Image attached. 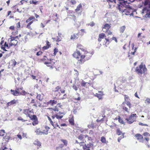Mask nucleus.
<instances>
[{"mask_svg": "<svg viewBox=\"0 0 150 150\" xmlns=\"http://www.w3.org/2000/svg\"><path fill=\"white\" fill-rule=\"evenodd\" d=\"M47 109H49L51 112L52 113L53 115L51 117L53 121H54V122L49 116L47 117V118L50 124L54 127V128H56L57 127H58L59 128H60V127L58 125L57 122H56L55 124H54V123H55L54 122V119L55 117H56L57 119L58 120L62 119L63 117V115H64V114L63 112H59L57 114H55L56 112H58L59 110V108L57 106H55L54 108H47Z\"/></svg>", "mask_w": 150, "mask_h": 150, "instance_id": "obj_1", "label": "nucleus"}, {"mask_svg": "<svg viewBox=\"0 0 150 150\" xmlns=\"http://www.w3.org/2000/svg\"><path fill=\"white\" fill-rule=\"evenodd\" d=\"M23 113L26 115L27 117H29L30 120L33 121L32 124L33 126H35L38 124V119L36 116L35 115H32L33 114L34 112L33 109L31 110L30 109H23Z\"/></svg>", "mask_w": 150, "mask_h": 150, "instance_id": "obj_2", "label": "nucleus"}, {"mask_svg": "<svg viewBox=\"0 0 150 150\" xmlns=\"http://www.w3.org/2000/svg\"><path fill=\"white\" fill-rule=\"evenodd\" d=\"M94 52L92 51H88L86 50L84 52V54L81 56V59L78 60L77 64H81L85 61L90 59Z\"/></svg>", "mask_w": 150, "mask_h": 150, "instance_id": "obj_3", "label": "nucleus"}, {"mask_svg": "<svg viewBox=\"0 0 150 150\" xmlns=\"http://www.w3.org/2000/svg\"><path fill=\"white\" fill-rule=\"evenodd\" d=\"M61 87L59 86H57L55 87V90L54 91V93L58 92V93L56 94V96L59 97V98L61 99H64L66 98L67 97V94L65 93L63 95V97H61V94L64 93L65 92V91L64 89H61Z\"/></svg>", "mask_w": 150, "mask_h": 150, "instance_id": "obj_4", "label": "nucleus"}, {"mask_svg": "<svg viewBox=\"0 0 150 150\" xmlns=\"http://www.w3.org/2000/svg\"><path fill=\"white\" fill-rule=\"evenodd\" d=\"M10 92L11 93L15 96H24L27 94L26 92L23 90V88L22 87L16 88L15 90L11 89Z\"/></svg>", "mask_w": 150, "mask_h": 150, "instance_id": "obj_5", "label": "nucleus"}, {"mask_svg": "<svg viewBox=\"0 0 150 150\" xmlns=\"http://www.w3.org/2000/svg\"><path fill=\"white\" fill-rule=\"evenodd\" d=\"M135 71L138 74L142 75L145 73L147 71V69L145 65L143 64V63H141L139 67H136Z\"/></svg>", "mask_w": 150, "mask_h": 150, "instance_id": "obj_6", "label": "nucleus"}, {"mask_svg": "<svg viewBox=\"0 0 150 150\" xmlns=\"http://www.w3.org/2000/svg\"><path fill=\"white\" fill-rule=\"evenodd\" d=\"M134 137L136 139L140 142L142 143H146L147 144L149 140V138L148 137H143L142 135L140 134H136Z\"/></svg>", "mask_w": 150, "mask_h": 150, "instance_id": "obj_7", "label": "nucleus"}, {"mask_svg": "<svg viewBox=\"0 0 150 150\" xmlns=\"http://www.w3.org/2000/svg\"><path fill=\"white\" fill-rule=\"evenodd\" d=\"M104 38L105 39L106 42L103 45L107 47V45L109 44L110 42V39L109 38V37H108L107 38L106 36L104 33H100L98 35V41L99 42H100L102 41V39Z\"/></svg>", "mask_w": 150, "mask_h": 150, "instance_id": "obj_8", "label": "nucleus"}, {"mask_svg": "<svg viewBox=\"0 0 150 150\" xmlns=\"http://www.w3.org/2000/svg\"><path fill=\"white\" fill-rule=\"evenodd\" d=\"M110 27V25L108 23L105 24L103 27L102 30L103 32L106 33V34L107 36L111 35L112 34V32L109 30Z\"/></svg>", "mask_w": 150, "mask_h": 150, "instance_id": "obj_9", "label": "nucleus"}, {"mask_svg": "<svg viewBox=\"0 0 150 150\" xmlns=\"http://www.w3.org/2000/svg\"><path fill=\"white\" fill-rule=\"evenodd\" d=\"M137 117V116L136 114H131L129 118L125 119V120L127 121V123L129 124H131L134 122L135 120Z\"/></svg>", "mask_w": 150, "mask_h": 150, "instance_id": "obj_10", "label": "nucleus"}, {"mask_svg": "<svg viewBox=\"0 0 150 150\" xmlns=\"http://www.w3.org/2000/svg\"><path fill=\"white\" fill-rule=\"evenodd\" d=\"M125 2H120L119 4L118 5V8L122 12H124L127 8L126 6H127L125 4Z\"/></svg>", "mask_w": 150, "mask_h": 150, "instance_id": "obj_11", "label": "nucleus"}, {"mask_svg": "<svg viewBox=\"0 0 150 150\" xmlns=\"http://www.w3.org/2000/svg\"><path fill=\"white\" fill-rule=\"evenodd\" d=\"M116 133L117 135H121L118 138V141L119 142H120V141L124 137V135L125 134V133H122V132L120 130V128H117L116 130Z\"/></svg>", "mask_w": 150, "mask_h": 150, "instance_id": "obj_12", "label": "nucleus"}, {"mask_svg": "<svg viewBox=\"0 0 150 150\" xmlns=\"http://www.w3.org/2000/svg\"><path fill=\"white\" fill-rule=\"evenodd\" d=\"M35 18L34 16L30 17L28 19L26 20V23H29L26 25V28L30 30H32V28L30 26L31 24L34 21L31 20Z\"/></svg>", "mask_w": 150, "mask_h": 150, "instance_id": "obj_13", "label": "nucleus"}, {"mask_svg": "<svg viewBox=\"0 0 150 150\" xmlns=\"http://www.w3.org/2000/svg\"><path fill=\"white\" fill-rule=\"evenodd\" d=\"M47 66L50 67V69H52L54 68H56V64H55V62L53 59H50L47 62L46 64Z\"/></svg>", "mask_w": 150, "mask_h": 150, "instance_id": "obj_14", "label": "nucleus"}, {"mask_svg": "<svg viewBox=\"0 0 150 150\" xmlns=\"http://www.w3.org/2000/svg\"><path fill=\"white\" fill-rule=\"evenodd\" d=\"M18 103V100H16L15 99H13L10 102H8L6 104V107H8L9 106H14Z\"/></svg>", "mask_w": 150, "mask_h": 150, "instance_id": "obj_15", "label": "nucleus"}, {"mask_svg": "<svg viewBox=\"0 0 150 150\" xmlns=\"http://www.w3.org/2000/svg\"><path fill=\"white\" fill-rule=\"evenodd\" d=\"M72 55L74 58L78 59V60H79V59L80 57V59H81V56H82V55L80 53L79 51L76 50L74 52Z\"/></svg>", "mask_w": 150, "mask_h": 150, "instance_id": "obj_16", "label": "nucleus"}, {"mask_svg": "<svg viewBox=\"0 0 150 150\" xmlns=\"http://www.w3.org/2000/svg\"><path fill=\"white\" fill-rule=\"evenodd\" d=\"M93 143H89L87 144H85L83 146V150H90V148L93 147Z\"/></svg>", "mask_w": 150, "mask_h": 150, "instance_id": "obj_17", "label": "nucleus"}, {"mask_svg": "<svg viewBox=\"0 0 150 150\" xmlns=\"http://www.w3.org/2000/svg\"><path fill=\"white\" fill-rule=\"evenodd\" d=\"M17 37H12L11 38V42L9 44V45L10 46H15L17 45L18 43V41H17V40H15Z\"/></svg>", "mask_w": 150, "mask_h": 150, "instance_id": "obj_18", "label": "nucleus"}, {"mask_svg": "<svg viewBox=\"0 0 150 150\" xmlns=\"http://www.w3.org/2000/svg\"><path fill=\"white\" fill-rule=\"evenodd\" d=\"M57 103V100H49L47 103H44V104H45V106L48 105L49 104H50L51 105H53L54 104H55Z\"/></svg>", "mask_w": 150, "mask_h": 150, "instance_id": "obj_19", "label": "nucleus"}, {"mask_svg": "<svg viewBox=\"0 0 150 150\" xmlns=\"http://www.w3.org/2000/svg\"><path fill=\"white\" fill-rule=\"evenodd\" d=\"M50 128V127L47 126H45L44 127H43L42 129V134H47Z\"/></svg>", "mask_w": 150, "mask_h": 150, "instance_id": "obj_20", "label": "nucleus"}, {"mask_svg": "<svg viewBox=\"0 0 150 150\" xmlns=\"http://www.w3.org/2000/svg\"><path fill=\"white\" fill-rule=\"evenodd\" d=\"M132 8H130L129 7L126 8L124 12L125 14L127 15H131L132 13Z\"/></svg>", "mask_w": 150, "mask_h": 150, "instance_id": "obj_21", "label": "nucleus"}, {"mask_svg": "<svg viewBox=\"0 0 150 150\" xmlns=\"http://www.w3.org/2000/svg\"><path fill=\"white\" fill-rule=\"evenodd\" d=\"M98 93H96L94 96L97 97L99 99H100L102 98L103 96L104 95L103 92L101 91H98Z\"/></svg>", "mask_w": 150, "mask_h": 150, "instance_id": "obj_22", "label": "nucleus"}, {"mask_svg": "<svg viewBox=\"0 0 150 150\" xmlns=\"http://www.w3.org/2000/svg\"><path fill=\"white\" fill-rule=\"evenodd\" d=\"M46 45L42 47V50H47L51 47V44L48 40L46 41Z\"/></svg>", "mask_w": 150, "mask_h": 150, "instance_id": "obj_23", "label": "nucleus"}, {"mask_svg": "<svg viewBox=\"0 0 150 150\" xmlns=\"http://www.w3.org/2000/svg\"><path fill=\"white\" fill-rule=\"evenodd\" d=\"M50 59H48L47 57L45 55L43 56V58L40 59V61L43 62L44 64L46 65L48 62L49 60Z\"/></svg>", "mask_w": 150, "mask_h": 150, "instance_id": "obj_24", "label": "nucleus"}, {"mask_svg": "<svg viewBox=\"0 0 150 150\" xmlns=\"http://www.w3.org/2000/svg\"><path fill=\"white\" fill-rule=\"evenodd\" d=\"M79 33H74L71 35L70 38L71 40L76 39L78 38L79 37Z\"/></svg>", "mask_w": 150, "mask_h": 150, "instance_id": "obj_25", "label": "nucleus"}, {"mask_svg": "<svg viewBox=\"0 0 150 150\" xmlns=\"http://www.w3.org/2000/svg\"><path fill=\"white\" fill-rule=\"evenodd\" d=\"M9 29L12 31V33H15V34H17L18 30L13 25L10 26Z\"/></svg>", "mask_w": 150, "mask_h": 150, "instance_id": "obj_26", "label": "nucleus"}, {"mask_svg": "<svg viewBox=\"0 0 150 150\" xmlns=\"http://www.w3.org/2000/svg\"><path fill=\"white\" fill-rule=\"evenodd\" d=\"M76 47L79 49L81 50L83 52L86 50V48L81 44H78Z\"/></svg>", "mask_w": 150, "mask_h": 150, "instance_id": "obj_27", "label": "nucleus"}, {"mask_svg": "<svg viewBox=\"0 0 150 150\" xmlns=\"http://www.w3.org/2000/svg\"><path fill=\"white\" fill-rule=\"evenodd\" d=\"M40 2V1L37 0H31L30 1V4H32L35 5L39 4Z\"/></svg>", "mask_w": 150, "mask_h": 150, "instance_id": "obj_28", "label": "nucleus"}, {"mask_svg": "<svg viewBox=\"0 0 150 150\" xmlns=\"http://www.w3.org/2000/svg\"><path fill=\"white\" fill-rule=\"evenodd\" d=\"M86 83H88V84L90 85H91L92 84V83L90 82V81H89V82H85L83 80L82 81L81 84L82 86L85 87L86 86Z\"/></svg>", "mask_w": 150, "mask_h": 150, "instance_id": "obj_29", "label": "nucleus"}, {"mask_svg": "<svg viewBox=\"0 0 150 150\" xmlns=\"http://www.w3.org/2000/svg\"><path fill=\"white\" fill-rule=\"evenodd\" d=\"M76 144H79L80 146H81L84 145L85 144H86L85 143L86 142V140L85 141H78L77 140H76Z\"/></svg>", "mask_w": 150, "mask_h": 150, "instance_id": "obj_30", "label": "nucleus"}, {"mask_svg": "<svg viewBox=\"0 0 150 150\" xmlns=\"http://www.w3.org/2000/svg\"><path fill=\"white\" fill-rule=\"evenodd\" d=\"M125 103L129 107V109L131 108L132 107L131 104L129 100L125 101V102H123L122 104H125Z\"/></svg>", "mask_w": 150, "mask_h": 150, "instance_id": "obj_31", "label": "nucleus"}, {"mask_svg": "<svg viewBox=\"0 0 150 150\" xmlns=\"http://www.w3.org/2000/svg\"><path fill=\"white\" fill-rule=\"evenodd\" d=\"M43 95L40 94H38L36 96V98L40 101H42L43 99Z\"/></svg>", "mask_w": 150, "mask_h": 150, "instance_id": "obj_32", "label": "nucleus"}, {"mask_svg": "<svg viewBox=\"0 0 150 150\" xmlns=\"http://www.w3.org/2000/svg\"><path fill=\"white\" fill-rule=\"evenodd\" d=\"M70 124L72 125H75L74 120L73 117L70 118L69 120Z\"/></svg>", "mask_w": 150, "mask_h": 150, "instance_id": "obj_33", "label": "nucleus"}, {"mask_svg": "<svg viewBox=\"0 0 150 150\" xmlns=\"http://www.w3.org/2000/svg\"><path fill=\"white\" fill-rule=\"evenodd\" d=\"M34 103L33 106H35L36 108L38 107V106L36 103L35 100L33 98H31L30 104Z\"/></svg>", "mask_w": 150, "mask_h": 150, "instance_id": "obj_34", "label": "nucleus"}, {"mask_svg": "<svg viewBox=\"0 0 150 150\" xmlns=\"http://www.w3.org/2000/svg\"><path fill=\"white\" fill-rule=\"evenodd\" d=\"M78 139L79 140V141H85V140L84 139V135L82 134H80L79 136L78 137Z\"/></svg>", "mask_w": 150, "mask_h": 150, "instance_id": "obj_35", "label": "nucleus"}, {"mask_svg": "<svg viewBox=\"0 0 150 150\" xmlns=\"http://www.w3.org/2000/svg\"><path fill=\"white\" fill-rule=\"evenodd\" d=\"M142 33H139L137 35V38H138L139 39V40L141 41L142 40V39L143 38H145V36L144 35L142 36L141 35L142 34Z\"/></svg>", "mask_w": 150, "mask_h": 150, "instance_id": "obj_36", "label": "nucleus"}, {"mask_svg": "<svg viewBox=\"0 0 150 150\" xmlns=\"http://www.w3.org/2000/svg\"><path fill=\"white\" fill-rule=\"evenodd\" d=\"M6 47H8V44H7L6 42H5L4 45H2V46H1V49L4 51H6L7 50L5 49V48Z\"/></svg>", "mask_w": 150, "mask_h": 150, "instance_id": "obj_37", "label": "nucleus"}, {"mask_svg": "<svg viewBox=\"0 0 150 150\" xmlns=\"http://www.w3.org/2000/svg\"><path fill=\"white\" fill-rule=\"evenodd\" d=\"M129 109H129H129H128V108L127 107L125 106H122V109H123V110L125 112H126L128 113H129Z\"/></svg>", "mask_w": 150, "mask_h": 150, "instance_id": "obj_38", "label": "nucleus"}, {"mask_svg": "<svg viewBox=\"0 0 150 150\" xmlns=\"http://www.w3.org/2000/svg\"><path fill=\"white\" fill-rule=\"evenodd\" d=\"M34 144L35 145H37L38 146L40 147L41 146V144L40 142L38 140H35L34 143Z\"/></svg>", "mask_w": 150, "mask_h": 150, "instance_id": "obj_39", "label": "nucleus"}, {"mask_svg": "<svg viewBox=\"0 0 150 150\" xmlns=\"http://www.w3.org/2000/svg\"><path fill=\"white\" fill-rule=\"evenodd\" d=\"M35 132L38 135H41L42 134V131H41L39 129H36L35 131Z\"/></svg>", "mask_w": 150, "mask_h": 150, "instance_id": "obj_40", "label": "nucleus"}, {"mask_svg": "<svg viewBox=\"0 0 150 150\" xmlns=\"http://www.w3.org/2000/svg\"><path fill=\"white\" fill-rule=\"evenodd\" d=\"M64 146V145L63 144H60L59 145V146L56 147V149L57 150H61L63 148Z\"/></svg>", "mask_w": 150, "mask_h": 150, "instance_id": "obj_41", "label": "nucleus"}, {"mask_svg": "<svg viewBox=\"0 0 150 150\" xmlns=\"http://www.w3.org/2000/svg\"><path fill=\"white\" fill-rule=\"evenodd\" d=\"M82 7L81 4H80L77 6L76 9L75 10V11L76 12L79 11L80 10V9L82 8Z\"/></svg>", "mask_w": 150, "mask_h": 150, "instance_id": "obj_42", "label": "nucleus"}, {"mask_svg": "<svg viewBox=\"0 0 150 150\" xmlns=\"http://www.w3.org/2000/svg\"><path fill=\"white\" fill-rule=\"evenodd\" d=\"M118 121L120 123L122 124H125V123L124 121H123V120L120 118V116H118Z\"/></svg>", "mask_w": 150, "mask_h": 150, "instance_id": "obj_43", "label": "nucleus"}, {"mask_svg": "<svg viewBox=\"0 0 150 150\" xmlns=\"http://www.w3.org/2000/svg\"><path fill=\"white\" fill-rule=\"evenodd\" d=\"M144 4V5H148L149 7L150 8V1L149 0H146L145 1Z\"/></svg>", "mask_w": 150, "mask_h": 150, "instance_id": "obj_44", "label": "nucleus"}, {"mask_svg": "<svg viewBox=\"0 0 150 150\" xmlns=\"http://www.w3.org/2000/svg\"><path fill=\"white\" fill-rule=\"evenodd\" d=\"M0 150H12L11 149H8L5 146H2L0 149Z\"/></svg>", "mask_w": 150, "mask_h": 150, "instance_id": "obj_45", "label": "nucleus"}, {"mask_svg": "<svg viewBox=\"0 0 150 150\" xmlns=\"http://www.w3.org/2000/svg\"><path fill=\"white\" fill-rule=\"evenodd\" d=\"M100 141L102 143H106V139L103 136L101 138Z\"/></svg>", "mask_w": 150, "mask_h": 150, "instance_id": "obj_46", "label": "nucleus"}, {"mask_svg": "<svg viewBox=\"0 0 150 150\" xmlns=\"http://www.w3.org/2000/svg\"><path fill=\"white\" fill-rule=\"evenodd\" d=\"M61 141L64 143V144H63L64 145V146H67L68 142L66 140L62 139L61 140Z\"/></svg>", "mask_w": 150, "mask_h": 150, "instance_id": "obj_47", "label": "nucleus"}, {"mask_svg": "<svg viewBox=\"0 0 150 150\" xmlns=\"http://www.w3.org/2000/svg\"><path fill=\"white\" fill-rule=\"evenodd\" d=\"M142 135L145 137H147V136L150 137V134L147 132H145L143 133Z\"/></svg>", "mask_w": 150, "mask_h": 150, "instance_id": "obj_48", "label": "nucleus"}, {"mask_svg": "<svg viewBox=\"0 0 150 150\" xmlns=\"http://www.w3.org/2000/svg\"><path fill=\"white\" fill-rule=\"evenodd\" d=\"M125 26H123L121 27L120 30V32L121 33H123L125 31Z\"/></svg>", "mask_w": 150, "mask_h": 150, "instance_id": "obj_49", "label": "nucleus"}, {"mask_svg": "<svg viewBox=\"0 0 150 150\" xmlns=\"http://www.w3.org/2000/svg\"><path fill=\"white\" fill-rule=\"evenodd\" d=\"M17 8V7L16 5L13 6L11 8L12 11H13V13H15L16 12V9Z\"/></svg>", "mask_w": 150, "mask_h": 150, "instance_id": "obj_50", "label": "nucleus"}, {"mask_svg": "<svg viewBox=\"0 0 150 150\" xmlns=\"http://www.w3.org/2000/svg\"><path fill=\"white\" fill-rule=\"evenodd\" d=\"M17 120H21L23 122H24L28 121L27 120H25L23 119L21 117H18L17 118Z\"/></svg>", "mask_w": 150, "mask_h": 150, "instance_id": "obj_51", "label": "nucleus"}, {"mask_svg": "<svg viewBox=\"0 0 150 150\" xmlns=\"http://www.w3.org/2000/svg\"><path fill=\"white\" fill-rule=\"evenodd\" d=\"M5 133V131L4 130H0V136H3Z\"/></svg>", "mask_w": 150, "mask_h": 150, "instance_id": "obj_52", "label": "nucleus"}, {"mask_svg": "<svg viewBox=\"0 0 150 150\" xmlns=\"http://www.w3.org/2000/svg\"><path fill=\"white\" fill-rule=\"evenodd\" d=\"M88 127L89 129L91 128L94 129V128L95 126L93 123H91L90 125H88Z\"/></svg>", "mask_w": 150, "mask_h": 150, "instance_id": "obj_53", "label": "nucleus"}, {"mask_svg": "<svg viewBox=\"0 0 150 150\" xmlns=\"http://www.w3.org/2000/svg\"><path fill=\"white\" fill-rule=\"evenodd\" d=\"M4 139L5 140V141L6 142H8L9 141V140L10 139V137L8 136H5L4 138Z\"/></svg>", "mask_w": 150, "mask_h": 150, "instance_id": "obj_54", "label": "nucleus"}, {"mask_svg": "<svg viewBox=\"0 0 150 150\" xmlns=\"http://www.w3.org/2000/svg\"><path fill=\"white\" fill-rule=\"evenodd\" d=\"M16 28L17 29V30H18L21 27L20 22H19L16 23Z\"/></svg>", "mask_w": 150, "mask_h": 150, "instance_id": "obj_55", "label": "nucleus"}, {"mask_svg": "<svg viewBox=\"0 0 150 150\" xmlns=\"http://www.w3.org/2000/svg\"><path fill=\"white\" fill-rule=\"evenodd\" d=\"M137 47H134V51L133 52H132L131 53H130V54H131V55H135V53L136 52V51H137Z\"/></svg>", "mask_w": 150, "mask_h": 150, "instance_id": "obj_56", "label": "nucleus"}, {"mask_svg": "<svg viewBox=\"0 0 150 150\" xmlns=\"http://www.w3.org/2000/svg\"><path fill=\"white\" fill-rule=\"evenodd\" d=\"M54 53H53V55L55 56L56 55V53L58 52V49L55 48L54 50Z\"/></svg>", "mask_w": 150, "mask_h": 150, "instance_id": "obj_57", "label": "nucleus"}, {"mask_svg": "<svg viewBox=\"0 0 150 150\" xmlns=\"http://www.w3.org/2000/svg\"><path fill=\"white\" fill-rule=\"evenodd\" d=\"M124 96L125 97H124L125 101L128 100H130V99H129V96H127L126 95H124Z\"/></svg>", "mask_w": 150, "mask_h": 150, "instance_id": "obj_58", "label": "nucleus"}, {"mask_svg": "<svg viewBox=\"0 0 150 150\" xmlns=\"http://www.w3.org/2000/svg\"><path fill=\"white\" fill-rule=\"evenodd\" d=\"M72 87L73 89L76 91H77L78 89V87L75 84H73Z\"/></svg>", "mask_w": 150, "mask_h": 150, "instance_id": "obj_59", "label": "nucleus"}, {"mask_svg": "<svg viewBox=\"0 0 150 150\" xmlns=\"http://www.w3.org/2000/svg\"><path fill=\"white\" fill-rule=\"evenodd\" d=\"M12 61L13 63L12 65V66H13V67H15L16 64V61L15 59L12 60Z\"/></svg>", "mask_w": 150, "mask_h": 150, "instance_id": "obj_60", "label": "nucleus"}, {"mask_svg": "<svg viewBox=\"0 0 150 150\" xmlns=\"http://www.w3.org/2000/svg\"><path fill=\"white\" fill-rule=\"evenodd\" d=\"M139 125H141V126H148V125L147 124H143L141 122H139Z\"/></svg>", "mask_w": 150, "mask_h": 150, "instance_id": "obj_61", "label": "nucleus"}, {"mask_svg": "<svg viewBox=\"0 0 150 150\" xmlns=\"http://www.w3.org/2000/svg\"><path fill=\"white\" fill-rule=\"evenodd\" d=\"M145 103L150 104V98H147L145 100Z\"/></svg>", "mask_w": 150, "mask_h": 150, "instance_id": "obj_62", "label": "nucleus"}, {"mask_svg": "<svg viewBox=\"0 0 150 150\" xmlns=\"http://www.w3.org/2000/svg\"><path fill=\"white\" fill-rule=\"evenodd\" d=\"M42 52L41 51H39L38 52L36 53V55L38 56H39L42 54Z\"/></svg>", "mask_w": 150, "mask_h": 150, "instance_id": "obj_63", "label": "nucleus"}, {"mask_svg": "<svg viewBox=\"0 0 150 150\" xmlns=\"http://www.w3.org/2000/svg\"><path fill=\"white\" fill-rule=\"evenodd\" d=\"M70 2L73 5L75 4H76V2L75 0H71Z\"/></svg>", "mask_w": 150, "mask_h": 150, "instance_id": "obj_64", "label": "nucleus"}]
</instances>
